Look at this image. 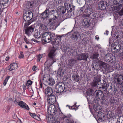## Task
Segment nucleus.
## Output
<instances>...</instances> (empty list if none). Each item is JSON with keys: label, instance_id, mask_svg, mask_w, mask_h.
I'll use <instances>...</instances> for the list:
<instances>
[{"label": "nucleus", "instance_id": "1", "mask_svg": "<svg viewBox=\"0 0 123 123\" xmlns=\"http://www.w3.org/2000/svg\"><path fill=\"white\" fill-rule=\"evenodd\" d=\"M55 107L52 105H51L48 108L49 113L51 115L53 116L56 118H62L63 119L65 118H70L71 117V115L69 114L67 116L63 115L60 110L58 108H55Z\"/></svg>", "mask_w": 123, "mask_h": 123}, {"label": "nucleus", "instance_id": "2", "mask_svg": "<svg viewBox=\"0 0 123 123\" xmlns=\"http://www.w3.org/2000/svg\"><path fill=\"white\" fill-rule=\"evenodd\" d=\"M101 109V107L100 105H94L92 110L90 109L91 112L95 118L98 114V118L100 122L104 121L105 118L104 113L100 111Z\"/></svg>", "mask_w": 123, "mask_h": 123}, {"label": "nucleus", "instance_id": "3", "mask_svg": "<svg viewBox=\"0 0 123 123\" xmlns=\"http://www.w3.org/2000/svg\"><path fill=\"white\" fill-rule=\"evenodd\" d=\"M33 16L32 12L30 11H26L24 14L23 18L25 21L26 22L25 23V27H26L27 26H28L33 21L32 19Z\"/></svg>", "mask_w": 123, "mask_h": 123}, {"label": "nucleus", "instance_id": "4", "mask_svg": "<svg viewBox=\"0 0 123 123\" xmlns=\"http://www.w3.org/2000/svg\"><path fill=\"white\" fill-rule=\"evenodd\" d=\"M60 23L61 22L58 20V17L55 16L54 18L49 20L47 25L52 28L55 29L60 25Z\"/></svg>", "mask_w": 123, "mask_h": 123}, {"label": "nucleus", "instance_id": "5", "mask_svg": "<svg viewBox=\"0 0 123 123\" xmlns=\"http://www.w3.org/2000/svg\"><path fill=\"white\" fill-rule=\"evenodd\" d=\"M113 4L114 5H118V6H113L112 9L113 11L117 12L122 7L121 0H112Z\"/></svg>", "mask_w": 123, "mask_h": 123}, {"label": "nucleus", "instance_id": "6", "mask_svg": "<svg viewBox=\"0 0 123 123\" xmlns=\"http://www.w3.org/2000/svg\"><path fill=\"white\" fill-rule=\"evenodd\" d=\"M55 90L56 92L60 93L64 91L66 92L67 90L66 89L65 86L63 83H59L55 86Z\"/></svg>", "mask_w": 123, "mask_h": 123}, {"label": "nucleus", "instance_id": "7", "mask_svg": "<svg viewBox=\"0 0 123 123\" xmlns=\"http://www.w3.org/2000/svg\"><path fill=\"white\" fill-rule=\"evenodd\" d=\"M113 80L117 85H121L123 83V76L121 74L116 75Z\"/></svg>", "mask_w": 123, "mask_h": 123}, {"label": "nucleus", "instance_id": "8", "mask_svg": "<svg viewBox=\"0 0 123 123\" xmlns=\"http://www.w3.org/2000/svg\"><path fill=\"white\" fill-rule=\"evenodd\" d=\"M43 80L46 81L48 85L51 86H53L55 84L54 80L52 78H50V76L48 74L45 75L44 76Z\"/></svg>", "mask_w": 123, "mask_h": 123}, {"label": "nucleus", "instance_id": "9", "mask_svg": "<svg viewBox=\"0 0 123 123\" xmlns=\"http://www.w3.org/2000/svg\"><path fill=\"white\" fill-rule=\"evenodd\" d=\"M111 49L112 51L117 53L120 50L121 46L118 43L115 42L111 45Z\"/></svg>", "mask_w": 123, "mask_h": 123}, {"label": "nucleus", "instance_id": "10", "mask_svg": "<svg viewBox=\"0 0 123 123\" xmlns=\"http://www.w3.org/2000/svg\"><path fill=\"white\" fill-rule=\"evenodd\" d=\"M48 101L49 103L51 104L49 106L48 108V113L49 115H51L49 114L48 112V108L51 105H53L55 107L54 105H53V104L56 101V98L55 96L54 95H50V96H48ZM57 108V107L56 108V107H55V109Z\"/></svg>", "mask_w": 123, "mask_h": 123}, {"label": "nucleus", "instance_id": "11", "mask_svg": "<svg viewBox=\"0 0 123 123\" xmlns=\"http://www.w3.org/2000/svg\"><path fill=\"white\" fill-rule=\"evenodd\" d=\"M56 50L52 49L50 51L48 54L49 56L53 60V62L51 63L50 67L51 66L54 62H55L56 61V59L55 58Z\"/></svg>", "mask_w": 123, "mask_h": 123}, {"label": "nucleus", "instance_id": "12", "mask_svg": "<svg viewBox=\"0 0 123 123\" xmlns=\"http://www.w3.org/2000/svg\"><path fill=\"white\" fill-rule=\"evenodd\" d=\"M50 37V35L46 32L44 34L42 38V41L45 43H49L51 41Z\"/></svg>", "mask_w": 123, "mask_h": 123}, {"label": "nucleus", "instance_id": "13", "mask_svg": "<svg viewBox=\"0 0 123 123\" xmlns=\"http://www.w3.org/2000/svg\"><path fill=\"white\" fill-rule=\"evenodd\" d=\"M24 27L25 28V34L28 36L31 35V34L32 33V32L34 31V28L32 27V26L29 27L27 26L26 27H25L24 25Z\"/></svg>", "mask_w": 123, "mask_h": 123}, {"label": "nucleus", "instance_id": "14", "mask_svg": "<svg viewBox=\"0 0 123 123\" xmlns=\"http://www.w3.org/2000/svg\"><path fill=\"white\" fill-rule=\"evenodd\" d=\"M99 67L102 69H105L106 71H107L109 69V66L105 63L99 61H98Z\"/></svg>", "mask_w": 123, "mask_h": 123}, {"label": "nucleus", "instance_id": "15", "mask_svg": "<svg viewBox=\"0 0 123 123\" xmlns=\"http://www.w3.org/2000/svg\"><path fill=\"white\" fill-rule=\"evenodd\" d=\"M17 68L18 65L16 63H12L8 66L7 69L10 71H12L17 69Z\"/></svg>", "mask_w": 123, "mask_h": 123}, {"label": "nucleus", "instance_id": "16", "mask_svg": "<svg viewBox=\"0 0 123 123\" xmlns=\"http://www.w3.org/2000/svg\"><path fill=\"white\" fill-rule=\"evenodd\" d=\"M114 57L111 54H107L105 56V59L106 61L111 62L113 60Z\"/></svg>", "mask_w": 123, "mask_h": 123}, {"label": "nucleus", "instance_id": "17", "mask_svg": "<svg viewBox=\"0 0 123 123\" xmlns=\"http://www.w3.org/2000/svg\"><path fill=\"white\" fill-rule=\"evenodd\" d=\"M71 37L75 41H77L80 38V36L79 32H76L72 35Z\"/></svg>", "mask_w": 123, "mask_h": 123}, {"label": "nucleus", "instance_id": "18", "mask_svg": "<svg viewBox=\"0 0 123 123\" xmlns=\"http://www.w3.org/2000/svg\"><path fill=\"white\" fill-rule=\"evenodd\" d=\"M50 35V38L51 39V41H53V42H54L55 43H56V40H57L58 37H60V35L57 36L53 33H51Z\"/></svg>", "mask_w": 123, "mask_h": 123}, {"label": "nucleus", "instance_id": "19", "mask_svg": "<svg viewBox=\"0 0 123 123\" xmlns=\"http://www.w3.org/2000/svg\"><path fill=\"white\" fill-rule=\"evenodd\" d=\"M18 105L20 106L21 107L27 110L29 109V108L28 105L22 101H21L18 103Z\"/></svg>", "mask_w": 123, "mask_h": 123}, {"label": "nucleus", "instance_id": "20", "mask_svg": "<svg viewBox=\"0 0 123 123\" xmlns=\"http://www.w3.org/2000/svg\"><path fill=\"white\" fill-rule=\"evenodd\" d=\"M107 117L108 119L111 120L113 121L114 119H115L114 114L111 111L109 112L107 114Z\"/></svg>", "mask_w": 123, "mask_h": 123}, {"label": "nucleus", "instance_id": "21", "mask_svg": "<svg viewBox=\"0 0 123 123\" xmlns=\"http://www.w3.org/2000/svg\"><path fill=\"white\" fill-rule=\"evenodd\" d=\"M52 89L50 87L47 88L45 89V92L46 95L48 97L52 95Z\"/></svg>", "mask_w": 123, "mask_h": 123}, {"label": "nucleus", "instance_id": "22", "mask_svg": "<svg viewBox=\"0 0 123 123\" xmlns=\"http://www.w3.org/2000/svg\"><path fill=\"white\" fill-rule=\"evenodd\" d=\"M49 13V10L46 9L41 15V17L43 18H45L48 16Z\"/></svg>", "mask_w": 123, "mask_h": 123}, {"label": "nucleus", "instance_id": "23", "mask_svg": "<svg viewBox=\"0 0 123 123\" xmlns=\"http://www.w3.org/2000/svg\"><path fill=\"white\" fill-rule=\"evenodd\" d=\"M106 5L104 4L103 1H100L98 4V7L101 10H104L106 8Z\"/></svg>", "mask_w": 123, "mask_h": 123}, {"label": "nucleus", "instance_id": "24", "mask_svg": "<svg viewBox=\"0 0 123 123\" xmlns=\"http://www.w3.org/2000/svg\"><path fill=\"white\" fill-rule=\"evenodd\" d=\"M73 80L76 82H78L79 81V76L77 74H74L72 76Z\"/></svg>", "mask_w": 123, "mask_h": 123}, {"label": "nucleus", "instance_id": "25", "mask_svg": "<svg viewBox=\"0 0 123 123\" xmlns=\"http://www.w3.org/2000/svg\"><path fill=\"white\" fill-rule=\"evenodd\" d=\"M64 72L65 71L64 69H62L61 68H60L58 69L57 72V74L60 76H62L63 75Z\"/></svg>", "mask_w": 123, "mask_h": 123}, {"label": "nucleus", "instance_id": "26", "mask_svg": "<svg viewBox=\"0 0 123 123\" xmlns=\"http://www.w3.org/2000/svg\"><path fill=\"white\" fill-rule=\"evenodd\" d=\"M96 94L97 96H98L100 98H102L103 96V94L102 92L101 91H98L96 92Z\"/></svg>", "mask_w": 123, "mask_h": 123}, {"label": "nucleus", "instance_id": "27", "mask_svg": "<svg viewBox=\"0 0 123 123\" xmlns=\"http://www.w3.org/2000/svg\"><path fill=\"white\" fill-rule=\"evenodd\" d=\"M75 62V61L74 59H69L68 60V63L69 65L71 66L74 64Z\"/></svg>", "mask_w": 123, "mask_h": 123}, {"label": "nucleus", "instance_id": "28", "mask_svg": "<svg viewBox=\"0 0 123 123\" xmlns=\"http://www.w3.org/2000/svg\"><path fill=\"white\" fill-rule=\"evenodd\" d=\"M81 56L82 58H83V59L82 60H87V58L88 57V54L87 53H86L84 54L81 53Z\"/></svg>", "mask_w": 123, "mask_h": 123}, {"label": "nucleus", "instance_id": "29", "mask_svg": "<svg viewBox=\"0 0 123 123\" xmlns=\"http://www.w3.org/2000/svg\"><path fill=\"white\" fill-rule=\"evenodd\" d=\"M83 25L86 27H88L90 25V23L86 19H85L84 20V22L83 23Z\"/></svg>", "mask_w": 123, "mask_h": 123}, {"label": "nucleus", "instance_id": "30", "mask_svg": "<svg viewBox=\"0 0 123 123\" xmlns=\"http://www.w3.org/2000/svg\"><path fill=\"white\" fill-rule=\"evenodd\" d=\"M38 31L37 29H36L35 30L33 35L36 38H38Z\"/></svg>", "mask_w": 123, "mask_h": 123}, {"label": "nucleus", "instance_id": "31", "mask_svg": "<svg viewBox=\"0 0 123 123\" xmlns=\"http://www.w3.org/2000/svg\"><path fill=\"white\" fill-rule=\"evenodd\" d=\"M117 123H123V116L119 117L118 119Z\"/></svg>", "mask_w": 123, "mask_h": 123}, {"label": "nucleus", "instance_id": "32", "mask_svg": "<svg viewBox=\"0 0 123 123\" xmlns=\"http://www.w3.org/2000/svg\"><path fill=\"white\" fill-rule=\"evenodd\" d=\"M61 13H64L66 12V10L65 8L63 7H61L59 10Z\"/></svg>", "mask_w": 123, "mask_h": 123}, {"label": "nucleus", "instance_id": "33", "mask_svg": "<svg viewBox=\"0 0 123 123\" xmlns=\"http://www.w3.org/2000/svg\"><path fill=\"white\" fill-rule=\"evenodd\" d=\"M9 0H0V4H5L8 3Z\"/></svg>", "mask_w": 123, "mask_h": 123}, {"label": "nucleus", "instance_id": "34", "mask_svg": "<svg viewBox=\"0 0 123 123\" xmlns=\"http://www.w3.org/2000/svg\"><path fill=\"white\" fill-rule=\"evenodd\" d=\"M100 79H96L95 80H94V82H93L92 84V85L94 86H96L98 84V82H99Z\"/></svg>", "mask_w": 123, "mask_h": 123}, {"label": "nucleus", "instance_id": "35", "mask_svg": "<svg viewBox=\"0 0 123 123\" xmlns=\"http://www.w3.org/2000/svg\"><path fill=\"white\" fill-rule=\"evenodd\" d=\"M10 77V76H7L5 79L4 80V82H3V85L4 86H5L7 83L8 81V80L9 79Z\"/></svg>", "mask_w": 123, "mask_h": 123}, {"label": "nucleus", "instance_id": "36", "mask_svg": "<svg viewBox=\"0 0 123 123\" xmlns=\"http://www.w3.org/2000/svg\"><path fill=\"white\" fill-rule=\"evenodd\" d=\"M70 4L68 3V1L65 2L64 3V6L66 7V9H67V8H68V7H69V6H70Z\"/></svg>", "mask_w": 123, "mask_h": 123}, {"label": "nucleus", "instance_id": "37", "mask_svg": "<svg viewBox=\"0 0 123 123\" xmlns=\"http://www.w3.org/2000/svg\"><path fill=\"white\" fill-rule=\"evenodd\" d=\"M32 83V81H31L29 80L27 81V82L25 84V85L27 86H29V85H31Z\"/></svg>", "mask_w": 123, "mask_h": 123}, {"label": "nucleus", "instance_id": "38", "mask_svg": "<svg viewBox=\"0 0 123 123\" xmlns=\"http://www.w3.org/2000/svg\"><path fill=\"white\" fill-rule=\"evenodd\" d=\"M68 8H67L66 9L68 10V11L70 12H72L73 11V9H74V8H73L72 6H71V5L70 6H69V7H68Z\"/></svg>", "mask_w": 123, "mask_h": 123}, {"label": "nucleus", "instance_id": "39", "mask_svg": "<svg viewBox=\"0 0 123 123\" xmlns=\"http://www.w3.org/2000/svg\"><path fill=\"white\" fill-rule=\"evenodd\" d=\"M81 54L78 55L77 57V59L78 60H82L83 59V58H82L81 56Z\"/></svg>", "mask_w": 123, "mask_h": 123}, {"label": "nucleus", "instance_id": "40", "mask_svg": "<svg viewBox=\"0 0 123 123\" xmlns=\"http://www.w3.org/2000/svg\"><path fill=\"white\" fill-rule=\"evenodd\" d=\"M118 11L116 12H117L118 13V14L120 16H122L123 15V9H122L121 10H120V11L118 12Z\"/></svg>", "mask_w": 123, "mask_h": 123}, {"label": "nucleus", "instance_id": "41", "mask_svg": "<svg viewBox=\"0 0 123 123\" xmlns=\"http://www.w3.org/2000/svg\"><path fill=\"white\" fill-rule=\"evenodd\" d=\"M18 57L20 58H23L24 57V56L23 52H21L19 56Z\"/></svg>", "mask_w": 123, "mask_h": 123}, {"label": "nucleus", "instance_id": "42", "mask_svg": "<svg viewBox=\"0 0 123 123\" xmlns=\"http://www.w3.org/2000/svg\"><path fill=\"white\" fill-rule=\"evenodd\" d=\"M41 28L43 30H46L47 28V27L45 25H41Z\"/></svg>", "mask_w": 123, "mask_h": 123}, {"label": "nucleus", "instance_id": "43", "mask_svg": "<svg viewBox=\"0 0 123 123\" xmlns=\"http://www.w3.org/2000/svg\"><path fill=\"white\" fill-rule=\"evenodd\" d=\"M29 114L33 118L36 119V118L34 117H36V114H35L32 113L30 112H29Z\"/></svg>", "mask_w": 123, "mask_h": 123}, {"label": "nucleus", "instance_id": "44", "mask_svg": "<svg viewBox=\"0 0 123 123\" xmlns=\"http://www.w3.org/2000/svg\"><path fill=\"white\" fill-rule=\"evenodd\" d=\"M10 109V107L9 106H7L6 107V109L5 110V111L7 113L9 111Z\"/></svg>", "mask_w": 123, "mask_h": 123}, {"label": "nucleus", "instance_id": "45", "mask_svg": "<svg viewBox=\"0 0 123 123\" xmlns=\"http://www.w3.org/2000/svg\"><path fill=\"white\" fill-rule=\"evenodd\" d=\"M20 102H19L18 100H17L16 99H15V100L14 101V103L16 105H18V103Z\"/></svg>", "mask_w": 123, "mask_h": 123}, {"label": "nucleus", "instance_id": "46", "mask_svg": "<svg viewBox=\"0 0 123 123\" xmlns=\"http://www.w3.org/2000/svg\"><path fill=\"white\" fill-rule=\"evenodd\" d=\"M98 54H95L93 55L92 57L93 59H96L97 58L98 56Z\"/></svg>", "mask_w": 123, "mask_h": 123}, {"label": "nucleus", "instance_id": "47", "mask_svg": "<svg viewBox=\"0 0 123 123\" xmlns=\"http://www.w3.org/2000/svg\"><path fill=\"white\" fill-rule=\"evenodd\" d=\"M24 40L25 42L27 43V44H31V43H30L26 39V38H24Z\"/></svg>", "mask_w": 123, "mask_h": 123}, {"label": "nucleus", "instance_id": "48", "mask_svg": "<svg viewBox=\"0 0 123 123\" xmlns=\"http://www.w3.org/2000/svg\"><path fill=\"white\" fill-rule=\"evenodd\" d=\"M116 67L117 68H120V65L118 63H116Z\"/></svg>", "mask_w": 123, "mask_h": 123}, {"label": "nucleus", "instance_id": "49", "mask_svg": "<svg viewBox=\"0 0 123 123\" xmlns=\"http://www.w3.org/2000/svg\"><path fill=\"white\" fill-rule=\"evenodd\" d=\"M76 103H75V104L73 106H72L71 107H70V108L71 109H74V107H76Z\"/></svg>", "mask_w": 123, "mask_h": 123}, {"label": "nucleus", "instance_id": "50", "mask_svg": "<svg viewBox=\"0 0 123 123\" xmlns=\"http://www.w3.org/2000/svg\"><path fill=\"white\" fill-rule=\"evenodd\" d=\"M55 1L56 0V3L58 4H59L61 3L62 0H55Z\"/></svg>", "mask_w": 123, "mask_h": 123}, {"label": "nucleus", "instance_id": "51", "mask_svg": "<svg viewBox=\"0 0 123 123\" xmlns=\"http://www.w3.org/2000/svg\"><path fill=\"white\" fill-rule=\"evenodd\" d=\"M37 67H36V66H33L32 68V70L33 71H36L37 69Z\"/></svg>", "mask_w": 123, "mask_h": 123}, {"label": "nucleus", "instance_id": "52", "mask_svg": "<svg viewBox=\"0 0 123 123\" xmlns=\"http://www.w3.org/2000/svg\"><path fill=\"white\" fill-rule=\"evenodd\" d=\"M120 57L121 59L123 61V53L121 54Z\"/></svg>", "mask_w": 123, "mask_h": 123}, {"label": "nucleus", "instance_id": "53", "mask_svg": "<svg viewBox=\"0 0 123 123\" xmlns=\"http://www.w3.org/2000/svg\"><path fill=\"white\" fill-rule=\"evenodd\" d=\"M95 39L97 40H98L99 39V37L98 36H95Z\"/></svg>", "mask_w": 123, "mask_h": 123}, {"label": "nucleus", "instance_id": "54", "mask_svg": "<svg viewBox=\"0 0 123 123\" xmlns=\"http://www.w3.org/2000/svg\"><path fill=\"white\" fill-rule=\"evenodd\" d=\"M22 86H23V88L24 90H25V88H26L25 85L24 84H23V85Z\"/></svg>", "mask_w": 123, "mask_h": 123}, {"label": "nucleus", "instance_id": "55", "mask_svg": "<svg viewBox=\"0 0 123 123\" xmlns=\"http://www.w3.org/2000/svg\"><path fill=\"white\" fill-rule=\"evenodd\" d=\"M33 40L34 41V42H36V43H38V41L37 40H36L35 39H31V41Z\"/></svg>", "mask_w": 123, "mask_h": 123}, {"label": "nucleus", "instance_id": "56", "mask_svg": "<svg viewBox=\"0 0 123 123\" xmlns=\"http://www.w3.org/2000/svg\"><path fill=\"white\" fill-rule=\"evenodd\" d=\"M120 93L121 94V95H122V96H123V90H121V91Z\"/></svg>", "mask_w": 123, "mask_h": 123}, {"label": "nucleus", "instance_id": "57", "mask_svg": "<svg viewBox=\"0 0 123 123\" xmlns=\"http://www.w3.org/2000/svg\"><path fill=\"white\" fill-rule=\"evenodd\" d=\"M34 2L35 3H37V4H38V0H33Z\"/></svg>", "mask_w": 123, "mask_h": 123}, {"label": "nucleus", "instance_id": "58", "mask_svg": "<svg viewBox=\"0 0 123 123\" xmlns=\"http://www.w3.org/2000/svg\"><path fill=\"white\" fill-rule=\"evenodd\" d=\"M22 95L24 96H26V95L25 94V91H24V92H23L22 93Z\"/></svg>", "mask_w": 123, "mask_h": 123}, {"label": "nucleus", "instance_id": "59", "mask_svg": "<svg viewBox=\"0 0 123 123\" xmlns=\"http://www.w3.org/2000/svg\"><path fill=\"white\" fill-rule=\"evenodd\" d=\"M41 55H39V62L40 61V59L42 58Z\"/></svg>", "mask_w": 123, "mask_h": 123}, {"label": "nucleus", "instance_id": "60", "mask_svg": "<svg viewBox=\"0 0 123 123\" xmlns=\"http://www.w3.org/2000/svg\"><path fill=\"white\" fill-rule=\"evenodd\" d=\"M54 123H60V122L58 121H56Z\"/></svg>", "mask_w": 123, "mask_h": 123}, {"label": "nucleus", "instance_id": "61", "mask_svg": "<svg viewBox=\"0 0 123 123\" xmlns=\"http://www.w3.org/2000/svg\"><path fill=\"white\" fill-rule=\"evenodd\" d=\"M9 58L8 57H6L5 59V60L6 61H8Z\"/></svg>", "mask_w": 123, "mask_h": 123}, {"label": "nucleus", "instance_id": "62", "mask_svg": "<svg viewBox=\"0 0 123 123\" xmlns=\"http://www.w3.org/2000/svg\"><path fill=\"white\" fill-rule=\"evenodd\" d=\"M121 23L122 25L123 26V19L122 20V21H121Z\"/></svg>", "mask_w": 123, "mask_h": 123}, {"label": "nucleus", "instance_id": "63", "mask_svg": "<svg viewBox=\"0 0 123 123\" xmlns=\"http://www.w3.org/2000/svg\"><path fill=\"white\" fill-rule=\"evenodd\" d=\"M106 35H107L108 34V31H106Z\"/></svg>", "mask_w": 123, "mask_h": 123}, {"label": "nucleus", "instance_id": "64", "mask_svg": "<svg viewBox=\"0 0 123 123\" xmlns=\"http://www.w3.org/2000/svg\"><path fill=\"white\" fill-rule=\"evenodd\" d=\"M30 7H31L32 6V5L31 3H30Z\"/></svg>", "mask_w": 123, "mask_h": 123}]
</instances>
